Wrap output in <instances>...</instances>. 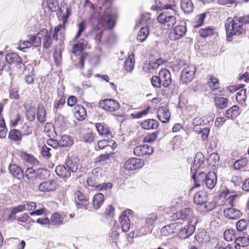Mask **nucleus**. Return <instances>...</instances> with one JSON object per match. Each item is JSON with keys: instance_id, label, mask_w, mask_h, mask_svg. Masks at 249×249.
<instances>
[{"instance_id": "f8f14e48", "label": "nucleus", "mask_w": 249, "mask_h": 249, "mask_svg": "<svg viewBox=\"0 0 249 249\" xmlns=\"http://www.w3.org/2000/svg\"><path fill=\"white\" fill-rule=\"evenodd\" d=\"M196 71L195 65H189L183 69L181 73V80L183 83L190 82L194 78Z\"/></svg>"}, {"instance_id": "393cba45", "label": "nucleus", "mask_w": 249, "mask_h": 249, "mask_svg": "<svg viewBox=\"0 0 249 249\" xmlns=\"http://www.w3.org/2000/svg\"><path fill=\"white\" fill-rule=\"evenodd\" d=\"M5 59L9 64H15L19 66V68L22 64V58L15 53H8L6 55Z\"/></svg>"}, {"instance_id": "8fccbe9b", "label": "nucleus", "mask_w": 249, "mask_h": 249, "mask_svg": "<svg viewBox=\"0 0 249 249\" xmlns=\"http://www.w3.org/2000/svg\"><path fill=\"white\" fill-rule=\"evenodd\" d=\"M206 17L205 13H202L197 15L195 18V20L193 22V26L195 28H198L201 26L204 21V19Z\"/></svg>"}, {"instance_id": "de8ad7c7", "label": "nucleus", "mask_w": 249, "mask_h": 249, "mask_svg": "<svg viewBox=\"0 0 249 249\" xmlns=\"http://www.w3.org/2000/svg\"><path fill=\"white\" fill-rule=\"evenodd\" d=\"M64 30V25L62 24H59L56 27H55L53 33L52 32V36L53 38L55 40L58 39V36H63L62 30Z\"/></svg>"}, {"instance_id": "e2e57ef3", "label": "nucleus", "mask_w": 249, "mask_h": 249, "mask_svg": "<svg viewBox=\"0 0 249 249\" xmlns=\"http://www.w3.org/2000/svg\"><path fill=\"white\" fill-rule=\"evenodd\" d=\"M94 139V134L91 131H89L85 133L83 137V140L86 142L91 143L92 142Z\"/></svg>"}, {"instance_id": "dca6fc26", "label": "nucleus", "mask_w": 249, "mask_h": 249, "mask_svg": "<svg viewBox=\"0 0 249 249\" xmlns=\"http://www.w3.org/2000/svg\"><path fill=\"white\" fill-rule=\"evenodd\" d=\"M193 223H189L183 228L179 229L178 235L179 238L185 239L190 236L195 231V227Z\"/></svg>"}, {"instance_id": "9b49d317", "label": "nucleus", "mask_w": 249, "mask_h": 249, "mask_svg": "<svg viewBox=\"0 0 249 249\" xmlns=\"http://www.w3.org/2000/svg\"><path fill=\"white\" fill-rule=\"evenodd\" d=\"M133 213V211L127 209L124 211L119 217V221L122 231L127 232L130 228V218Z\"/></svg>"}, {"instance_id": "7ed1b4c3", "label": "nucleus", "mask_w": 249, "mask_h": 249, "mask_svg": "<svg viewBox=\"0 0 249 249\" xmlns=\"http://www.w3.org/2000/svg\"><path fill=\"white\" fill-rule=\"evenodd\" d=\"M171 76L170 71L166 69L160 70L158 76H153L151 78V83L155 88L168 87L171 84Z\"/></svg>"}, {"instance_id": "9d476101", "label": "nucleus", "mask_w": 249, "mask_h": 249, "mask_svg": "<svg viewBox=\"0 0 249 249\" xmlns=\"http://www.w3.org/2000/svg\"><path fill=\"white\" fill-rule=\"evenodd\" d=\"M100 107L108 112H114L120 108L119 103L115 100L107 99L101 100L99 103Z\"/></svg>"}, {"instance_id": "f03ea898", "label": "nucleus", "mask_w": 249, "mask_h": 249, "mask_svg": "<svg viewBox=\"0 0 249 249\" xmlns=\"http://www.w3.org/2000/svg\"><path fill=\"white\" fill-rule=\"evenodd\" d=\"M225 27L226 29L227 40L230 41L233 36H240L245 34V30L243 28L241 18L234 17L228 18L225 21Z\"/></svg>"}, {"instance_id": "0eeeda50", "label": "nucleus", "mask_w": 249, "mask_h": 249, "mask_svg": "<svg viewBox=\"0 0 249 249\" xmlns=\"http://www.w3.org/2000/svg\"><path fill=\"white\" fill-rule=\"evenodd\" d=\"M157 19L166 30L172 28L177 22L176 18L167 12L160 13Z\"/></svg>"}, {"instance_id": "4c0bfd02", "label": "nucleus", "mask_w": 249, "mask_h": 249, "mask_svg": "<svg viewBox=\"0 0 249 249\" xmlns=\"http://www.w3.org/2000/svg\"><path fill=\"white\" fill-rule=\"evenodd\" d=\"M214 101L216 107L220 109L225 108L229 104L228 99L221 97H215Z\"/></svg>"}, {"instance_id": "bf43d9fd", "label": "nucleus", "mask_w": 249, "mask_h": 249, "mask_svg": "<svg viewBox=\"0 0 249 249\" xmlns=\"http://www.w3.org/2000/svg\"><path fill=\"white\" fill-rule=\"evenodd\" d=\"M209 122L210 121L205 120L200 117H196L193 119L192 124L194 126L204 125Z\"/></svg>"}, {"instance_id": "c9c22d12", "label": "nucleus", "mask_w": 249, "mask_h": 249, "mask_svg": "<svg viewBox=\"0 0 249 249\" xmlns=\"http://www.w3.org/2000/svg\"><path fill=\"white\" fill-rule=\"evenodd\" d=\"M219 160V156L216 153L211 154L207 159L209 165L213 167V170H215L218 166Z\"/></svg>"}, {"instance_id": "cd10ccee", "label": "nucleus", "mask_w": 249, "mask_h": 249, "mask_svg": "<svg viewBox=\"0 0 249 249\" xmlns=\"http://www.w3.org/2000/svg\"><path fill=\"white\" fill-rule=\"evenodd\" d=\"M42 32H44L43 36V46L45 49H48L50 47L52 43V31L48 32L46 29L42 30Z\"/></svg>"}, {"instance_id": "4468645a", "label": "nucleus", "mask_w": 249, "mask_h": 249, "mask_svg": "<svg viewBox=\"0 0 249 249\" xmlns=\"http://www.w3.org/2000/svg\"><path fill=\"white\" fill-rule=\"evenodd\" d=\"M153 153V148L147 144L135 147L133 149L134 154L138 157L151 155Z\"/></svg>"}, {"instance_id": "a18cd8bd", "label": "nucleus", "mask_w": 249, "mask_h": 249, "mask_svg": "<svg viewBox=\"0 0 249 249\" xmlns=\"http://www.w3.org/2000/svg\"><path fill=\"white\" fill-rule=\"evenodd\" d=\"M134 55L133 54L130 55L125 61L124 68L127 71H131L134 69Z\"/></svg>"}, {"instance_id": "ddd939ff", "label": "nucleus", "mask_w": 249, "mask_h": 249, "mask_svg": "<svg viewBox=\"0 0 249 249\" xmlns=\"http://www.w3.org/2000/svg\"><path fill=\"white\" fill-rule=\"evenodd\" d=\"M144 165L143 161L135 158H132L127 160L124 163V168L126 170H135L141 168Z\"/></svg>"}, {"instance_id": "f257e3e1", "label": "nucleus", "mask_w": 249, "mask_h": 249, "mask_svg": "<svg viewBox=\"0 0 249 249\" xmlns=\"http://www.w3.org/2000/svg\"><path fill=\"white\" fill-rule=\"evenodd\" d=\"M86 3H89L93 10L89 18L91 22L98 21V24L95 28L98 31L101 26L105 29H112L115 25V16L111 14L109 8H106L104 6H96L91 3L89 0H85Z\"/></svg>"}, {"instance_id": "bb28decb", "label": "nucleus", "mask_w": 249, "mask_h": 249, "mask_svg": "<svg viewBox=\"0 0 249 249\" xmlns=\"http://www.w3.org/2000/svg\"><path fill=\"white\" fill-rule=\"evenodd\" d=\"M74 115L75 118L79 121H82L87 116L86 109L82 106L78 105L74 108Z\"/></svg>"}, {"instance_id": "2f4dec72", "label": "nucleus", "mask_w": 249, "mask_h": 249, "mask_svg": "<svg viewBox=\"0 0 249 249\" xmlns=\"http://www.w3.org/2000/svg\"><path fill=\"white\" fill-rule=\"evenodd\" d=\"M20 157L26 163L32 165H36L38 163L37 160L32 155L28 154L24 152L20 153Z\"/></svg>"}, {"instance_id": "39448f33", "label": "nucleus", "mask_w": 249, "mask_h": 249, "mask_svg": "<svg viewBox=\"0 0 249 249\" xmlns=\"http://www.w3.org/2000/svg\"><path fill=\"white\" fill-rule=\"evenodd\" d=\"M193 199L195 204L203 207L204 211H209L213 209V204L208 201V196L204 191L196 193Z\"/></svg>"}, {"instance_id": "338daca9", "label": "nucleus", "mask_w": 249, "mask_h": 249, "mask_svg": "<svg viewBox=\"0 0 249 249\" xmlns=\"http://www.w3.org/2000/svg\"><path fill=\"white\" fill-rule=\"evenodd\" d=\"M31 46L32 42L30 40L20 41L18 48L21 51H24L25 49L30 48Z\"/></svg>"}, {"instance_id": "4be33fe9", "label": "nucleus", "mask_w": 249, "mask_h": 249, "mask_svg": "<svg viewBox=\"0 0 249 249\" xmlns=\"http://www.w3.org/2000/svg\"><path fill=\"white\" fill-rule=\"evenodd\" d=\"M204 162V156L201 152L196 153L194 158V162L193 166L191 168V171H197V170L201 169L202 166Z\"/></svg>"}, {"instance_id": "6ab92c4d", "label": "nucleus", "mask_w": 249, "mask_h": 249, "mask_svg": "<svg viewBox=\"0 0 249 249\" xmlns=\"http://www.w3.org/2000/svg\"><path fill=\"white\" fill-rule=\"evenodd\" d=\"M224 214L229 219L236 220L242 215V213L238 209L233 208H228L224 210Z\"/></svg>"}, {"instance_id": "ea45409f", "label": "nucleus", "mask_w": 249, "mask_h": 249, "mask_svg": "<svg viewBox=\"0 0 249 249\" xmlns=\"http://www.w3.org/2000/svg\"><path fill=\"white\" fill-rule=\"evenodd\" d=\"M22 135L20 131L18 129H12L8 134L9 138L13 141H20L22 139Z\"/></svg>"}, {"instance_id": "58836bf2", "label": "nucleus", "mask_w": 249, "mask_h": 249, "mask_svg": "<svg viewBox=\"0 0 249 249\" xmlns=\"http://www.w3.org/2000/svg\"><path fill=\"white\" fill-rule=\"evenodd\" d=\"M44 35V32H42L41 30L36 35L30 36L29 40L32 42V45L33 44L35 47L40 45Z\"/></svg>"}, {"instance_id": "aec40b11", "label": "nucleus", "mask_w": 249, "mask_h": 249, "mask_svg": "<svg viewBox=\"0 0 249 249\" xmlns=\"http://www.w3.org/2000/svg\"><path fill=\"white\" fill-rule=\"evenodd\" d=\"M170 116L171 114L167 107L162 106L158 108V117L162 123L168 122L170 118Z\"/></svg>"}, {"instance_id": "a19ab883", "label": "nucleus", "mask_w": 249, "mask_h": 249, "mask_svg": "<svg viewBox=\"0 0 249 249\" xmlns=\"http://www.w3.org/2000/svg\"><path fill=\"white\" fill-rule=\"evenodd\" d=\"M149 34V29L147 27L141 28L137 36V40L140 42H142L146 40Z\"/></svg>"}, {"instance_id": "7c9ffc66", "label": "nucleus", "mask_w": 249, "mask_h": 249, "mask_svg": "<svg viewBox=\"0 0 249 249\" xmlns=\"http://www.w3.org/2000/svg\"><path fill=\"white\" fill-rule=\"evenodd\" d=\"M159 122L156 120L147 119L141 123L142 127L145 129H154L158 127Z\"/></svg>"}, {"instance_id": "864d4df0", "label": "nucleus", "mask_w": 249, "mask_h": 249, "mask_svg": "<svg viewBox=\"0 0 249 249\" xmlns=\"http://www.w3.org/2000/svg\"><path fill=\"white\" fill-rule=\"evenodd\" d=\"M224 238L227 241H232L235 239L236 236L234 235V231L232 229L226 230L224 232Z\"/></svg>"}, {"instance_id": "b1692460", "label": "nucleus", "mask_w": 249, "mask_h": 249, "mask_svg": "<svg viewBox=\"0 0 249 249\" xmlns=\"http://www.w3.org/2000/svg\"><path fill=\"white\" fill-rule=\"evenodd\" d=\"M66 166L68 169L67 171H77L79 166V159L77 156H73L67 160Z\"/></svg>"}, {"instance_id": "6e6d98bb", "label": "nucleus", "mask_w": 249, "mask_h": 249, "mask_svg": "<svg viewBox=\"0 0 249 249\" xmlns=\"http://www.w3.org/2000/svg\"><path fill=\"white\" fill-rule=\"evenodd\" d=\"M26 118L30 121L33 122L36 118V108L35 107H30L26 111Z\"/></svg>"}, {"instance_id": "e433bc0d", "label": "nucleus", "mask_w": 249, "mask_h": 249, "mask_svg": "<svg viewBox=\"0 0 249 249\" xmlns=\"http://www.w3.org/2000/svg\"><path fill=\"white\" fill-rule=\"evenodd\" d=\"M64 218L58 213H54L51 216L50 220V225H60L64 224Z\"/></svg>"}, {"instance_id": "13d9d810", "label": "nucleus", "mask_w": 249, "mask_h": 249, "mask_svg": "<svg viewBox=\"0 0 249 249\" xmlns=\"http://www.w3.org/2000/svg\"><path fill=\"white\" fill-rule=\"evenodd\" d=\"M248 221L244 219H241L236 223V228L238 231H242L248 228Z\"/></svg>"}, {"instance_id": "79ce46f5", "label": "nucleus", "mask_w": 249, "mask_h": 249, "mask_svg": "<svg viewBox=\"0 0 249 249\" xmlns=\"http://www.w3.org/2000/svg\"><path fill=\"white\" fill-rule=\"evenodd\" d=\"M104 201V195L101 193L95 195L93 197V205L96 209H98L102 205Z\"/></svg>"}, {"instance_id": "c85d7f7f", "label": "nucleus", "mask_w": 249, "mask_h": 249, "mask_svg": "<svg viewBox=\"0 0 249 249\" xmlns=\"http://www.w3.org/2000/svg\"><path fill=\"white\" fill-rule=\"evenodd\" d=\"M236 249H240L241 247H246L249 246V237L248 236H240L234 240Z\"/></svg>"}, {"instance_id": "412c9836", "label": "nucleus", "mask_w": 249, "mask_h": 249, "mask_svg": "<svg viewBox=\"0 0 249 249\" xmlns=\"http://www.w3.org/2000/svg\"><path fill=\"white\" fill-rule=\"evenodd\" d=\"M217 182V175L215 172H208L207 174L205 183L206 187L210 189H213Z\"/></svg>"}, {"instance_id": "6e6552de", "label": "nucleus", "mask_w": 249, "mask_h": 249, "mask_svg": "<svg viewBox=\"0 0 249 249\" xmlns=\"http://www.w3.org/2000/svg\"><path fill=\"white\" fill-rule=\"evenodd\" d=\"M99 172H92V176L91 177H88L87 178V183L89 186L95 187V189L97 191H102L103 190H107L108 189H111L112 187V184L111 183L107 182V183H103L99 184L98 182L96 180V176H98V175H96Z\"/></svg>"}, {"instance_id": "69168bd1", "label": "nucleus", "mask_w": 249, "mask_h": 249, "mask_svg": "<svg viewBox=\"0 0 249 249\" xmlns=\"http://www.w3.org/2000/svg\"><path fill=\"white\" fill-rule=\"evenodd\" d=\"M88 56L89 54L87 53H84L82 54L79 58L78 63L76 64L79 68L82 69L84 68L85 61L88 58Z\"/></svg>"}, {"instance_id": "5701e85b", "label": "nucleus", "mask_w": 249, "mask_h": 249, "mask_svg": "<svg viewBox=\"0 0 249 249\" xmlns=\"http://www.w3.org/2000/svg\"><path fill=\"white\" fill-rule=\"evenodd\" d=\"M57 186L55 181L51 180L44 181L39 185V190L42 192H48L55 190Z\"/></svg>"}, {"instance_id": "c03bdc74", "label": "nucleus", "mask_w": 249, "mask_h": 249, "mask_svg": "<svg viewBox=\"0 0 249 249\" xmlns=\"http://www.w3.org/2000/svg\"><path fill=\"white\" fill-rule=\"evenodd\" d=\"M11 175L14 178H17L18 180H21L24 179L25 177L28 179H32L33 177H32L30 175L34 174L35 172H28L26 174L27 172H10Z\"/></svg>"}, {"instance_id": "603ef678", "label": "nucleus", "mask_w": 249, "mask_h": 249, "mask_svg": "<svg viewBox=\"0 0 249 249\" xmlns=\"http://www.w3.org/2000/svg\"><path fill=\"white\" fill-rule=\"evenodd\" d=\"M208 84L212 90L217 89L219 86L218 80L215 77L213 76H210V79L208 80Z\"/></svg>"}, {"instance_id": "09e8293b", "label": "nucleus", "mask_w": 249, "mask_h": 249, "mask_svg": "<svg viewBox=\"0 0 249 249\" xmlns=\"http://www.w3.org/2000/svg\"><path fill=\"white\" fill-rule=\"evenodd\" d=\"M247 161L246 159L238 160L233 164V168L236 170H241L247 165Z\"/></svg>"}, {"instance_id": "a878e982", "label": "nucleus", "mask_w": 249, "mask_h": 249, "mask_svg": "<svg viewBox=\"0 0 249 249\" xmlns=\"http://www.w3.org/2000/svg\"><path fill=\"white\" fill-rule=\"evenodd\" d=\"M96 128L100 135H105L108 139L112 138V135L110 129L106 124H103L102 123H97Z\"/></svg>"}, {"instance_id": "49530a36", "label": "nucleus", "mask_w": 249, "mask_h": 249, "mask_svg": "<svg viewBox=\"0 0 249 249\" xmlns=\"http://www.w3.org/2000/svg\"><path fill=\"white\" fill-rule=\"evenodd\" d=\"M214 31V28L213 26H210L204 29H200L199 34L201 37L205 38L213 35Z\"/></svg>"}, {"instance_id": "680f3d73", "label": "nucleus", "mask_w": 249, "mask_h": 249, "mask_svg": "<svg viewBox=\"0 0 249 249\" xmlns=\"http://www.w3.org/2000/svg\"><path fill=\"white\" fill-rule=\"evenodd\" d=\"M159 132H156L148 134L144 138V142H155L158 137Z\"/></svg>"}, {"instance_id": "20e7f679", "label": "nucleus", "mask_w": 249, "mask_h": 249, "mask_svg": "<svg viewBox=\"0 0 249 249\" xmlns=\"http://www.w3.org/2000/svg\"><path fill=\"white\" fill-rule=\"evenodd\" d=\"M172 218L175 220H187L189 223L196 224L197 218L194 216L192 209L188 208L181 210L173 214Z\"/></svg>"}, {"instance_id": "774afa93", "label": "nucleus", "mask_w": 249, "mask_h": 249, "mask_svg": "<svg viewBox=\"0 0 249 249\" xmlns=\"http://www.w3.org/2000/svg\"><path fill=\"white\" fill-rule=\"evenodd\" d=\"M51 149L48 147L46 145L43 146L41 148V154L43 157H45L46 159H49L51 156L50 151Z\"/></svg>"}, {"instance_id": "3c124183", "label": "nucleus", "mask_w": 249, "mask_h": 249, "mask_svg": "<svg viewBox=\"0 0 249 249\" xmlns=\"http://www.w3.org/2000/svg\"><path fill=\"white\" fill-rule=\"evenodd\" d=\"M247 99L246 89H242L236 93V99L237 101L243 104Z\"/></svg>"}, {"instance_id": "5fc2aeb1", "label": "nucleus", "mask_w": 249, "mask_h": 249, "mask_svg": "<svg viewBox=\"0 0 249 249\" xmlns=\"http://www.w3.org/2000/svg\"><path fill=\"white\" fill-rule=\"evenodd\" d=\"M47 6L52 12H55L59 9L57 0H47Z\"/></svg>"}, {"instance_id": "f3484780", "label": "nucleus", "mask_w": 249, "mask_h": 249, "mask_svg": "<svg viewBox=\"0 0 249 249\" xmlns=\"http://www.w3.org/2000/svg\"><path fill=\"white\" fill-rule=\"evenodd\" d=\"M73 41L74 43L72 47V53L75 55L80 54L86 47L88 42L83 38H78L75 40L74 38Z\"/></svg>"}, {"instance_id": "423d86ee", "label": "nucleus", "mask_w": 249, "mask_h": 249, "mask_svg": "<svg viewBox=\"0 0 249 249\" xmlns=\"http://www.w3.org/2000/svg\"><path fill=\"white\" fill-rule=\"evenodd\" d=\"M158 218L157 214L152 213L144 218V224L139 229V232L141 235H145L147 233H150L155 227V222L158 219Z\"/></svg>"}, {"instance_id": "c756f323", "label": "nucleus", "mask_w": 249, "mask_h": 249, "mask_svg": "<svg viewBox=\"0 0 249 249\" xmlns=\"http://www.w3.org/2000/svg\"><path fill=\"white\" fill-rule=\"evenodd\" d=\"M57 96L59 98L58 100H56L53 104V109L57 111L59 109H61L65 103V97L62 91L57 90Z\"/></svg>"}, {"instance_id": "1a4fd4ad", "label": "nucleus", "mask_w": 249, "mask_h": 249, "mask_svg": "<svg viewBox=\"0 0 249 249\" xmlns=\"http://www.w3.org/2000/svg\"><path fill=\"white\" fill-rule=\"evenodd\" d=\"M187 28L184 25H178L172 30L168 36L170 40L176 41L184 37L186 34Z\"/></svg>"}, {"instance_id": "4d7b16f0", "label": "nucleus", "mask_w": 249, "mask_h": 249, "mask_svg": "<svg viewBox=\"0 0 249 249\" xmlns=\"http://www.w3.org/2000/svg\"><path fill=\"white\" fill-rule=\"evenodd\" d=\"M0 138H4L7 134V128L4 122V120L2 117H0Z\"/></svg>"}, {"instance_id": "f704fd0d", "label": "nucleus", "mask_w": 249, "mask_h": 249, "mask_svg": "<svg viewBox=\"0 0 249 249\" xmlns=\"http://www.w3.org/2000/svg\"><path fill=\"white\" fill-rule=\"evenodd\" d=\"M180 5L185 13L189 14L192 12L193 5L191 0H181Z\"/></svg>"}, {"instance_id": "0e129e2a", "label": "nucleus", "mask_w": 249, "mask_h": 249, "mask_svg": "<svg viewBox=\"0 0 249 249\" xmlns=\"http://www.w3.org/2000/svg\"><path fill=\"white\" fill-rule=\"evenodd\" d=\"M78 31L74 36L75 40H77L81 36V33L85 31L86 29V24L84 21H82L78 25Z\"/></svg>"}, {"instance_id": "2eb2a0df", "label": "nucleus", "mask_w": 249, "mask_h": 249, "mask_svg": "<svg viewBox=\"0 0 249 249\" xmlns=\"http://www.w3.org/2000/svg\"><path fill=\"white\" fill-rule=\"evenodd\" d=\"M180 225L181 223L179 222H176L166 225L161 229V233L162 235L168 236L174 233H177Z\"/></svg>"}, {"instance_id": "a211bd4d", "label": "nucleus", "mask_w": 249, "mask_h": 249, "mask_svg": "<svg viewBox=\"0 0 249 249\" xmlns=\"http://www.w3.org/2000/svg\"><path fill=\"white\" fill-rule=\"evenodd\" d=\"M74 199L76 205L78 208H86L88 204V197L85 196L81 192L76 191L74 194Z\"/></svg>"}, {"instance_id": "72a5a7b5", "label": "nucleus", "mask_w": 249, "mask_h": 249, "mask_svg": "<svg viewBox=\"0 0 249 249\" xmlns=\"http://www.w3.org/2000/svg\"><path fill=\"white\" fill-rule=\"evenodd\" d=\"M241 113L239 108L237 106H233L228 109L225 113V116L228 118H234L238 116Z\"/></svg>"}, {"instance_id": "052dcab7", "label": "nucleus", "mask_w": 249, "mask_h": 249, "mask_svg": "<svg viewBox=\"0 0 249 249\" xmlns=\"http://www.w3.org/2000/svg\"><path fill=\"white\" fill-rule=\"evenodd\" d=\"M238 196L236 194H233L229 196L226 199L225 202V205L226 206H231V208H233L235 203V199Z\"/></svg>"}, {"instance_id": "37998d69", "label": "nucleus", "mask_w": 249, "mask_h": 249, "mask_svg": "<svg viewBox=\"0 0 249 249\" xmlns=\"http://www.w3.org/2000/svg\"><path fill=\"white\" fill-rule=\"evenodd\" d=\"M73 140L70 136L64 135L61 137L59 141V144L60 147H67L73 144Z\"/></svg>"}, {"instance_id": "473e14b6", "label": "nucleus", "mask_w": 249, "mask_h": 249, "mask_svg": "<svg viewBox=\"0 0 249 249\" xmlns=\"http://www.w3.org/2000/svg\"><path fill=\"white\" fill-rule=\"evenodd\" d=\"M46 112L42 104H39L37 109V119L40 123H44L46 121Z\"/></svg>"}]
</instances>
